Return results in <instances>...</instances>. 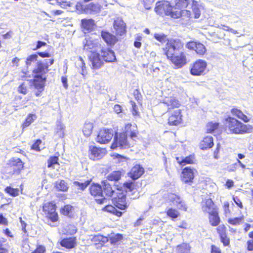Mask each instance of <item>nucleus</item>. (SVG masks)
Returning a JSON list of instances; mask_svg holds the SVG:
<instances>
[{"label":"nucleus","instance_id":"f3484780","mask_svg":"<svg viewBox=\"0 0 253 253\" xmlns=\"http://www.w3.org/2000/svg\"><path fill=\"white\" fill-rule=\"evenodd\" d=\"M182 121V115L181 110L177 109L173 111L169 118V124L170 125L177 126Z\"/></svg>","mask_w":253,"mask_h":253},{"label":"nucleus","instance_id":"1a4fd4ad","mask_svg":"<svg viewBox=\"0 0 253 253\" xmlns=\"http://www.w3.org/2000/svg\"><path fill=\"white\" fill-rule=\"evenodd\" d=\"M43 211L46 217L52 222L56 221L58 219L57 213L56 212V206L52 203H46L43 206Z\"/></svg>","mask_w":253,"mask_h":253},{"label":"nucleus","instance_id":"39448f33","mask_svg":"<svg viewBox=\"0 0 253 253\" xmlns=\"http://www.w3.org/2000/svg\"><path fill=\"white\" fill-rule=\"evenodd\" d=\"M132 144L127 139V134L125 132L116 133L114 135V142L111 145V148L115 149L117 147L126 149L130 147Z\"/></svg>","mask_w":253,"mask_h":253},{"label":"nucleus","instance_id":"338daca9","mask_svg":"<svg viewBox=\"0 0 253 253\" xmlns=\"http://www.w3.org/2000/svg\"><path fill=\"white\" fill-rule=\"evenodd\" d=\"M197 43L194 42H190L186 44V47L190 49L195 50Z\"/></svg>","mask_w":253,"mask_h":253},{"label":"nucleus","instance_id":"6ab92c4d","mask_svg":"<svg viewBox=\"0 0 253 253\" xmlns=\"http://www.w3.org/2000/svg\"><path fill=\"white\" fill-rule=\"evenodd\" d=\"M144 169L139 165L134 166L129 173L131 178L135 180L140 177L144 173Z\"/></svg>","mask_w":253,"mask_h":253},{"label":"nucleus","instance_id":"f704fd0d","mask_svg":"<svg viewBox=\"0 0 253 253\" xmlns=\"http://www.w3.org/2000/svg\"><path fill=\"white\" fill-rule=\"evenodd\" d=\"M64 125L60 122H58L56 125L55 132L56 134L61 138L64 136Z\"/></svg>","mask_w":253,"mask_h":253},{"label":"nucleus","instance_id":"5701e85b","mask_svg":"<svg viewBox=\"0 0 253 253\" xmlns=\"http://www.w3.org/2000/svg\"><path fill=\"white\" fill-rule=\"evenodd\" d=\"M82 27L84 33L92 30L95 26L94 21L92 19L82 20Z\"/></svg>","mask_w":253,"mask_h":253},{"label":"nucleus","instance_id":"69168bd1","mask_svg":"<svg viewBox=\"0 0 253 253\" xmlns=\"http://www.w3.org/2000/svg\"><path fill=\"white\" fill-rule=\"evenodd\" d=\"M229 204L228 202H224L223 203V209L224 211V213L226 215H228L229 213H230V211L229 209Z\"/></svg>","mask_w":253,"mask_h":253},{"label":"nucleus","instance_id":"4d7b16f0","mask_svg":"<svg viewBox=\"0 0 253 253\" xmlns=\"http://www.w3.org/2000/svg\"><path fill=\"white\" fill-rule=\"evenodd\" d=\"M249 235L252 239L247 242L248 249L249 251H253V231L250 233Z\"/></svg>","mask_w":253,"mask_h":253},{"label":"nucleus","instance_id":"ddd939ff","mask_svg":"<svg viewBox=\"0 0 253 253\" xmlns=\"http://www.w3.org/2000/svg\"><path fill=\"white\" fill-rule=\"evenodd\" d=\"M89 59L93 69H98L103 64V61L101 60L99 54L96 52L91 53L89 55Z\"/></svg>","mask_w":253,"mask_h":253},{"label":"nucleus","instance_id":"864d4df0","mask_svg":"<svg viewBox=\"0 0 253 253\" xmlns=\"http://www.w3.org/2000/svg\"><path fill=\"white\" fill-rule=\"evenodd\" d=\"M49 4L54 5H59L64 7L66 5L65 2L61 0H49Z\"/></svg>","mask_w":253,"mask_h":253},{"label":"nucleus","instance_id":"dca6fc26","mask_svg":"<svg viewBox=\"0 0 253 253\" xmlns=\"http://www.w3.org/2000/svg\"><path fill=\"white\" fill-rule=\"evenodd\" d=\"M195 169L190 167L185 168L182 172V180L185 183H189L192 182L194 177Z\"/></svg>","mask_w":253,"mask_h":253},{"label":"nucleus","instance_id":"e2e57ef3","mask_svg":"<svg viewBox=\"0 0 253 253\" xmlns=\"http://www.w3.org/2000/svg\"><path fill=\"white\" fill-rule=\"evenodd\" d=\"M130 103L131 105L132 106V114L133 115H136L138 114V112L137 107V106H136L135 103L134 101H132V100H131L130 101Z\"/></svg>","mask_w":253,"mask_h":253},{"label":"nucleus","instance_id":"a211bd4d","mask_svg":"<svg viewBox=\"0 0 253 253\" xmlns=\"http://www.w3.org/2000/svg\"><path fill=\"white\" fill-rule=\"evenodd\" d=\"M202 209L204 212L208 213H212L215 211V205L211 199H205L201 203Z\"/></svg>","mask_w":253,"mask_h":253},{"label":"nucleus","instance_id":"a19ab883","mask_svg":"<svg viewBox=\"0 0 253 253\" xmlns=\"http://www.w3.org/2000/svg\"><path fill=\"white\" fill-rule=\"evenodd\" d=\"M167 214L172 218H176L180 215V213L176 209L169 208L166 211Z\"/></svg>","mask_w":253,"mask_h":253},{"label":"nucleus","instance_id":"37998d69","mask_svg":"<svg viewBox=\"0 0 253 253\" xmlns=\"http://www.w3.org/2000/svg\"><path fill=\"white\" fill-rule=\"evenodd\" d=\"M5 191L9 194L10 195L15 197L18 196L19 194V189L18 188H13L10 186H8L5 188Z\"/></svg>","mask_w":253,"mask_h":253},{"label":"nucleus","instance_id":"5fc2aeb1","mask_svg":"<svg viewBox=\"0 0 253 253\" xmlns=\"http://www.w3.org/2000/svg\"><path fill=\"white\" fill-rule=\"evenodd\" d=\"M243 218L241 217H236L234 218H230L228 219V222L232 225H236L239 224L242 221Z\"/></svg>","mask_w":253,"mask_h":253},{"label":"nucleus","instance_id":"9b49d317","mask_svg":"<svg viewBox=\"0 0 253 253\" xmlns=\"http://www.w3.org/2000/svg\"><path fill=\"white\" fill-rule=\"evenodd\" d=\"M113 28L117 36H123L126 33V24L121 18L118 17L115 19Z\"/></svg>","mask_w":253,"mask_h":253},{"label":"nucleus","instance_id":"3c124183","mask_svg":"<svg viewBox=\"0 0 253 253\" xmlns=\"http://www.w3.org/2000/svg\"><path fill=\"white\" fill-rule=\"evenodd\" d=\"M168 199L169 202H171L172 204L175 203L176 200L179 199V196L174 193H169L168 195Z\"/></svg>","mask_w":253,"mask_h":253},{"label":"nucleus","instance_id":"49530a36","mask_svg":"<svg viewBox=\"0 0 253 253\" xmlns=\"http://www.w3.org/2000/svg\"><path fill=\"white\" fill-rule=\"evenodd\" d=\"M58 158L57 157H50L47 162V167L48 168H54V166L58 164Z\"/></svg>","mask_w":253,"mask_h":253},{"label":"nucleus","instance_id":"6e6d98bb","mask_svg":"<svg viewBox=\"0 0 253 253\" xmlns=\"http://www.w3.org/2000/svg\"><path fill=\"white\" fill-rule=\"evenodd\" d=\"M77 64L78 66H80L82 68V72L81 74L83 75H84V68L85 67V63L84 62V61L83 60V58L81 57L79 58V59L78 61L77 62Z\"/></svg>","mask_w":253,"mask_h":253},{"label":"nucleus","instance_id":"0e129e2a","mask_svg":"<svg viewBox=\"0 0 253 253\" xmlns=\"http://www.w3.org/2000/svg\"><path fill=\"white\" fill-rule=\"evenodd\" d=\"M42 143L41 140H37L32 145V148L37 151H40L39 145Z\"/></svg>","mask_w":253,"mask_h":253},{"label":"nucleus","instance_id":"774afa93","mask_svg":"<svg viewBox=\"0 0 253 253\" xmlns=\"http://www.w3.org/2000/svg\"><path fill=\"white\" fill-rule=\"evenodd\" d=\"M45 251V248L43 246H39L35 251L32 253H44Z\"/></svg>","mask_w":253,"mask_h":253},{"label":"nucleus","instance_id":"cd10ccee","mask_svg":"<svg viewBox=\"0 0 253 253\" xmlns=\"http://www.w3.org/2000/svg\"><path fill=\"white\" fill-rule=\"evenodd\" d=\"M60 244L62 247L68 249H72L76 245V239L72 238L64 239L61 241Z\"/></svg>","mask_w":253,"mask_h":253},{"label":"nucleus","instance_id":"c85d7f7f","mask_svg":"<svg viewBox=\"0 0 253 253\" xmlns=\"http://www.w3.org/2000/svg\"><path fill=\"white\" fill-rule=\"evenodd\" d=\"M209 214V221L211 225L213 226H217L219 223L220 219L218 215L216 210L213 211L212 213Z\"/></svg>","mask_w":253,"mask_h":253},{"label":"nucleus","instance_id":"6e6552de","mask_svg":"<svg viewBox=\"0 0 253 253\" xmlns=\"http://www.w3.org/2000/svg\"><path fill=\"white\" fill-rule=\"evenodd\" d=\"M114 136V131L112 129L103 128L99 130L96 138L97 142L101 144L108 143Z\"/></svg>","mask_w":253,"mask_h":253},{"label":"nucleus","instance_id":"680f3d73","mask_svg":"<svg viewBox=\"0 0 253 253\" xmlns=\"http://www.w3.org/2000/svg\"><path fill=\"white\" fill-rule=\"evenodd\" d=\"M220 237L221 242L225 246H228L229 244L230 240L229 238L227 237L226 234H224V236H223V237L222 235H221Z\"/></svg>","mask_w":253,"mask_h":253},{"label":"nucleus","instance_id":"8fccbe9b","mask_svg":"<svg viewBox=\"0 0 253 253\" xmlns=\"http://www.w3.org/2000/svg\"><path fill=\"white\" fill-rule=\"evenodd\" d=\"M154 37L157 41H158L161 42H165L167 41V36L163 33H160V34L155 33L154 35Z\"/></svg>","mask_w":253,"mask_h":253},{"label":"nucleus","instance_id":"bf43d9fd","mask_svg":"<svg viewBox=\"0 0 253 253\" xmlns=\"http://www.w3.org/2000/svg\"><path fill=\"white\" fill-rule=\"evenodd\" d=\"M126 191H132L133 189L134 183L132 182H126L124 183Z\"/></svg>","mask_w":253,"mask_h":253},{"label":"nucleus","instance_id":"aec40b11","mask_svg":"<svg viewBox=\"0 0 253 253\" xmlns=\"http://www.w3.org/2000/svg\"><path fill=\"white\" fill-rule=\"evenodd\" d=\"M101 56L106 62H112L116 60L114 52L109 49H101Z\"/></svg>","mask_w":253,"mask_h":253},{"label":"nucleus","instance_id":"bb28decb","mask_svg":"<svg viewBox=\"0 0 253 253\" xmlns=\"http://www.w3.org/2000/svg\"><path fill=\"white\" fill-rule=\"evenodd\" d=\"M101 10V6L98 4L89 3L84 8V12L86 13L95 14L98 13Z\"/></svg>","mask_w":253,"mask_h":253},{"label":"nucleus","instance_id":"9d476101","mask_svg":"<svg viewBox=\"0 0 253 253\" xmlns=\"http://www.w3.org/2000/svg\"><path fill=\"white\" fill-rule=\"evenodd\" d=\"M207 63L202 60H198L192 65L190 73L194 76H201L204 73L207 68Z\"/></svg>","mask_w":253,"mask_h":253},{"label":"nucleus","instance_id":"79ce46f5","mask_svg":"<svg viewBox=\"0 0 253 253\" xmlns=\"http://www.w3.org/2000/svg\"><path fill=\"white\" fill-rule=\"evenodd\" d=\"M176 206L179 209L186 211L187 210V207L183 201L182 199L179 196V199L175 201V203L173 204Z\"/></svg>","mask_w":253,"mask_h":253},{"label":"nucleus","instance_id":"393cba45","mask_svg":"<svg viewBox=\"0 0 253 253\" xmlns=\"http://www.w3.org/2000/svg\"><path fill=\"white\" fill-rule=\"evenodd\" d=\"M164 104L167 105L168 109L177 108L179 106V101L172 97H166L164 99Z\"/></svg>","mask_w":253,"mask_h":253},{"label":"nucleus","instance_id":"0eeeda50","mask_svg":"<svg viewBox=\"0 0 253 253\" xmlns=\"http://www.w3.org/2000/svg\"><path fill=\"white\" fill-rule=\"evenodd\" d=\"M90 193L94 197H98L99 198H96L95 201L98 204H103L107 203V199L103 195L102 188L101 185L98 184H93L91 185Z\"/></svg>","mask_w":253,"mask_h":253},{"label":"nucleus","instance_id":"f8f14e48","mask_svg":"<svg viewBox=\"0 0 253 253\" xmlns=\"http://www.w3.org/2000/svg\"><path fill=\"white\" fill-rule=\"evenodd\" d=\"M9 165L13 174H19L24 169V163L19 158H13L9 161Z\"/></svg>","mask_w":253,"mask_h":253},{"label":"nucleus","instance_id":"de8ad7c7","mask_svg":"<svg viewBox=\"0 0 253 253\" xmlns=\"http://www.w3.org/2000/svg\"><path fill=\"white\" fill-rule=\"evenodd\" d=\"M38 55L34 54L29 56L26 59V64L27 66L31 65L32 62L37 60Z\"/></svg>","mask_w":253,"mask_h":253},{"label":"nucleus","instance_id":"58836bf2","mask_svg":"<svg viewBox=\"0 0 253 253\" xmlns=\"http://www.w3.org/2000/svg\"><path fill=\"white\" fill-rule=\"evenodd\" d=\"M218 123L210 122L206 126V130L208 133H212L218 127Z\"/></svg>","mask_w":253,"mask_h":253},{"label":"nucleus","instance_id":"72a5a7b5","mask_svg":"<svg viewBox=\"0 0 253 253\" xmlns=\"http://www.w3.org/2000/svg\"><path fill=\"white\" fill-rule=\"evenodd\" d=\"M121 172L119 171H114L109 173L107 178L110 181H118L121 178Z\"/></svg>","mask_w":253,"mask_h":253},{"label":"nucleus","instance_id":"4be33fe9","mask_svg":"<svg viewBox=\"0 0 253 253\" xmlns=\"http://www.w3.org/2000/svg\"><path fill=\"white\" fill-rule=\"evenodd\" d=\"M126 199L125 195L120 194L117 198L114 199V205L120 210H125L127 207Z\"/></svg>","mask_w":253,"mask_h":253},{"label":"nucleus","instance_id":"c756f323","mask_svg":"<svg viewBox=\"0 0 253 253\" xmlns=\"http://www.w3.org/2000/svg\"><path fill=\"white\" fill-rule=\"evenodd\" d=\"M102 183L104 193L107 197H111L113 194L114 190L112 189L111 185L107 181H103Z\"/></svg>","mask_w":253,"mask_h":253},{"label":"nucleus","instance_id":"412c9836","mask_svg":"<svg viewBox=\"0 0 253 253\" xmlns=\"http://www.w3.org/2000/svg\"><path fill=\"white\" fill-rule=\"evenodd\" d=\"M101 35L102 39L108 44L114 45L118 41V38L115 36L107 31H102Z\"/></svg>","mask_w":253,"mask_h":253},{"label":"nucleus","instance_id":"a18cd8bd","mask_svg":"<svg viewBox=\"0 0 253 253\" xmlns=\"http://www.w3.org/2000/svg\"><path fill=\"white\" fill-rule=\"evenodd\" d=\"M90 182V181L89 180L85 181L84 182L75 181L74 184L76 186L79 187L81 190H84L89 184Z\"/></svg>","mask_w":253,"mask_h":253},{"label":"nucleus","instance_id":"473e14b6","mask_svg":"<svg viewBox=\"0 0 253 253\" xmlns=\"http://www.w3.org/2000/svg\"><path fill=\"white\" fill-rule=\"evenodd\" d=\"M231 113L236 116H237L238 118L242 120L245 122H248L249 121L250 119L248 117L244 114L240 110H238L236 108H233L231 110Z\"/></svg>","mask_w":253,"mask_h":253},{"label":"nucleus","instance_id":"a878e982","mask_svg":"<svg viewBox=\"0 0 253 253\" xmlns=\"http://www.w3.org/2000/svg\"><path fill=\"white\" fill-rule=\"evenodd\" d=\"M213 145L212 137L211 136H207L201 142L200 147L202 149L204 150L211 148Z\"/></svg>","mask_w":253,"mask_h":253},{"label":"nucleus","instance_id":"7ed1b4c3","mask_svg":"<svg viewBox=\"0 0 253 253\" xmlns=\"http://www.w3.org/2000/svg\"><path fill=\"white\" fill-rule=\"evenodd\" d=\"M225 125L231 133H243L249 132L251 129L250 126L244 125L236 119L229 117L225 119Z\"/></svg>","mask_w":253,"mask_h":253},{"label":"nucleus","instance_id":"e433bc0d","mask_svg":"<svg viewBox=\"0 0 253 253\" xmlns=\"http://www.w3.org/2000/svg\"><path fill=\"white\" fill-rule=\"evenodd\" d=\"M104 210L107 212L112 213L118 216H121L122 212L118 211L114 207L111 205H107L104 207Z\"/></svg>","mask_w":253,"mask_h":253},{"label":"nucleus","instance_id":"ea45409f","mask_svg":"<svg viewBox=\"0 0 253 253\" xmlns=\"http://www.w3.org/2000/svg\"><path fill=\"white\" fill-rule=\"evenodd\" d=\"M36 118L37 117L35 115L29 114L26 118L25 121L22 124L23 128H24L30 126Z\"/></svg>","mask_w":253,"mask_h":253},{"label":"nucleus","instance_id":"f03ea898","mask_svg":"<svg viewBox=\"0 0 253 253\" xmlns=\"http://www.w3.org/2000/svg\"><path fill=\"white\" fill-rule=\"evenodd\" d=\"M54 62L53 59L44 60L37 63V67L33 70L35 74L34 84L36 89L42 90L46 80L45 74L48 71L49 65Z\"/></svg>","mask_w":253,"mask_h":253},{"label":"nucleus","instance_id":"c9c22d12","mask_svg":"<svg viewBox=\"0 0 253 253\" xmlns=\"http://www.w3.org/2000/svg\"><path fill=\"white\" fill-rule=\"evenodd\" d=\"M55 187L57 190L61 191H66L68 189L67 183L63 180L57 181L55 183Z\"/></svg>","mask_w":253,"mask_h":253},{"label":"nucleus","instance_id":"4c0bfd02","mask_svg":"<svg viewBox=\"0 0 253 253\" xmlns=\"http://www.w3.org/2000/svg\"><path fill=\"white\" fill-rule=\"evenodd\" d=\"M176 250L180 253H188L190 250V247L187 244L183 243L177 246Z\"/></svg>","mask_w":253,"mask_h":253},{"label":"nucleus","instance_id":"09e8293b","mask_svg":"<svg viewBox=\"0 0 253 253\" xmlns=\"http://www.w3.org/2000/svg\"><path fill=\"white\" fill-rule=\"evenodd\" d=\"M73 207L71 205H66L61 210V213L65 215H68L72 212Z\"/></svg>","mask_w":253,"mask_h":253},{"label":"nucleus","instance_id":"f257e3e1","mask_svg":"<svg viewBox=\"0 0 253 253\" xmlns=\"http://www.w3.org/2000/svg\"><path fill=\"white\" fill-rule=\"evenodd\" d=\"M155 12L160 15L165 14L173 18L181 17L184 21L183 24H187L190 18L192 17V12L189 10H173L172 6L168 1H160L156 3Z\"/></svg>","mask_w":253,"mask_h":253},{"label":"nucleus","instance_id":"13d9d810","mask_svg":"<svg viewBox=\"0 0 253 253\" xmlns=\"http://www.w3.org/2000/svg\"><path fill=\"white\" fill-rule=\"evenodd\" d=\"M123 238V236L122 235L117 234L112 236L111 238V242L113 244H115L117 242L121 240Z\"/></svg>","mask_w":253,"mask_h":253},{"label":"nucleus","instance_id":"603ef678","mask_svg":"<svg viewBox=\"0 0 253 253\" xmlns=\"http://www.w3.org/2000/svg\"><path fill=\"white\" fill-rule=\"evenodd\" d=\"M179 163L182 166L184 165L185 164H192L193 163V157L192 156L186 157Z\"/></svg>","mask_w":253,"mask_h":253},{"label":"nucleus","instance_id":"7c9ffc66","mask_svg":"<svg viewBox=\"0 0 253 253\" xmlns=\"http://www.w3.org/2000/svg\"><path fill=\"white\" fill-rule=\"evenodd\" d=\"M188 5V0H178L175 3L174 6L172 7L173 10H183L185 8L187 7Z\"/></svg>","mask_w":253,"mask_h":253},{"label":"nucleus","instance_id":"b1692460","mask_svg":"<svg viewBox=\"0 0 253 253\" xmlns=\"http://www.w3.org/2000/svg\"><path fill=\"white\" fill-rule=\"evenodd\" d=\"M192 14L195 18H199L203 7L198 1L193 0L191 6Z\"/></svg>","mask_w":253,"mask_h":253},{"label":"nucleus","instance_id":"2eb2a0df","mask_svg":"<svg viewBox=\"0 0 253 253\" xmlns=\"http://www.w3.org/2000/svg\"><path fill=\"white\" fill-rule=\"evenodd\" d=\"M181 50L179 54L173 55L169 58L173 64H174L177 68H180L185 65L186 62V56L184 53Z\"/></svg>","mask_w":253,"mask_h":253},{"label":"nucleus","instance_id":"2f4dec72","mask_svg":"<svg viewBox=\"0 0 253 253\" xmlns=\"http://www.w3.org/2000/svg\"><path fill=\"white\" fill-rule=\"evenodd\" d=\"M93 127V126L92 123L86 122L83 128L84 134L86 137L90 136L92 133Z\"/></svg>","mask_w":253,"mask_h":253},{"label":"nucleus","instance_id":"4468645a","mask_svg":"<svg viewBox=\"0 0 253 253\" xmlns=\"http://www.w3.org/2000/svg\"><path fill=\"white\" fill-rule=\"evenodd\" d=\"M89 151V158L93 160L100 159L106 154L105 149L94 146L90 147Z\"/></svg>","mask_w":253,"mask_h":253},{"label":"nucleus","instance_id":"052dcab7","mask_svg":"<svg viewBox=\"0 0 253 253\" xmlns=\"http://www.w3.org/2000/svg\"><path fill=\"white\" fill-rule=\"evenodd\" d=\"M225 230V227L224 225H219L217 228V231L220 236L221 235H222V236H224V234H226Z\"/></svg>","mask_w":253,"mask_h":253},{"label":"nucleus","instance_id":"20e7f679","mask_svg":"<svg viewBox=\"0 0 253 253\" xmlns=\"http://www.w3.org/2000/svg\"><path fill=\"white\" fill-rule=\"evenodd\" d=\"M183 44L179 40L171 39L168 41L165 47L163 48L168 59L173 55L179 54L183 50Z\"/></svg>","mask_w":253,"mask_h":253},{"label":"nucleus","instance_id":"423d86ee","mask_svg":"<svg viewBox=\"0 0 253 253\" xmlns=\"http://www.w3.org/2000/svg\"><path fill=\"white\" fill-rule=\"evenodd\" d=\"M84 50L92 53L97 52L101 48V44L98 40L93 39L90 37H86L83 41Z\"/></svg>","mask_w":253,"mask_h":253},{"label":"nucleus","instance_id":"c03bdc74","mask_svg":"<svg viewBox=\"0 0 253 253\" xmlns=\"http://www.w3.org/2000/svg\"><path fill=\"white\" fill-rule=\"evenodd\" d=\"M195 50L196 51L197 53L200 55H203L205 53L206 49L203 44L201 43H197Z\"/></svg>","mask_w":253,"mask_h":253}]
</instances>
